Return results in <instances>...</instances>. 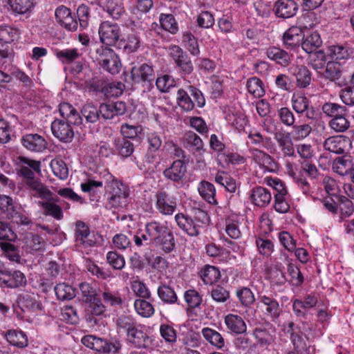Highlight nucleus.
<instances>
[{
	"instance_id": "1",
	"label": "nucleus",
	"mask_w": 354,
	"mask_h": 354,
	"mask_svg": "<svg viewBox=\"0 0 354 354\" xmlns=\"http://www.w3.org/2000/svg\"><path fill=\"white\" fill-rule=\"evenodd\" d=\"M145 232L151 239V244L159 247L166 253L171 252L175 248V241L172 232L167 223L155 220L146 223Z\"/></svg>"
},
{
	"instance_id": "2",
	"label": "nucleus",
	"mask_w": 354,
	"mask_h": 354,
	"mask_svg": "<svg viewBox=\"0 0 354 354\" xmlns=\"http://www.w3.org/2000/svg\"><path fill=\"white\" fill-rule=\"evenodd\" d=\"M103 178L104 179L105 188L108 194L107 205L110 208H118L126 206L129 195L127 187L106 171H104Z\"/></svg>"
},
{
	"instance_id": "3",
	"label": "nucleus",
	"mask_w": 354,
	"mask_h": 354,
	"mask_svg": "<svg viewBox=\"0 0 354 354\" xmlns=\"http://www.w3.org/2000/svg\"><path fill=\"white\" fill-rule=\"evenodd\" d=\"M131 77L134 84L149 89L155 80V71L151 65L146 63L138 64L132 67Z\"/></svg>"
},
{
	"instance_id": "4",
	"label": "nucleus",
	"mask_w": 354,
	"mask_h": 354,
	"mask_svg": "<svg viewBox=\"0 0 354 354\" xmlns=\"http://www.w3.org/2000/svg\"><path fill=\"white\" fill-rule=\"evenodd\" d=\"M156 208L162 215H172L177 207V200L175 196L166 190L161 189L155 194Z\"/></svg>"
},
{
	"instance_id": "5",
	"label": "nucleus",
	"mask_w": 354,
	"mask_h": 354,
	"mask_svg": "<svg viewBox=\"0 0 354 354\" xmlns=\"http://www.w3.org/2000/svg\"><path fill=\"white\" fill-rule=\"evenodd\" d=\"M169 55L182 74L189 75L193 72L194 66L191 59L180 46L177 45L169 46Z\"/></svg>"
},
{
	"instance_id": "6",
	"label": "nucleus",
	"mask_w": 354,
	"mask_h": 354,
	"mask_svg": "<svg viewBox=\"0 0 354 354\" xmlns=\"http://www.w3.org/2000/svg\"><path fill=\"white\" fill-rule=\"evenodd\" d=\"M100 39L106 46H114L121 37V28L118 24L103 21L98 30Z\"/></svg>"
},
{
	"instance_id": "7",
	"label": "nucleus",
	"mask_w": 354,
	"mask_h": 354,
	"mask_svg": "<svg viewBox=\"0 0 354 354\" xmlns=\"http://www.w3.org/2000/svg\"><path fill=\"white\" fill-rule=\"evenodd\" d=\"M18 167V174L24 178V185H26L27 182L37 178L35 177L34 171L38 174L41 172V162L27 157H19Z\"/></svg>"
},
{
	"instance_id": "8",
	"label": "nucleus",
	"mask_w": 354,
	"mask_h": 354,
	"mask_svg": "<svg viewBox=\"0 0 354 354\" xmlns=\"http://www.w3.org/2000/svg\"><path fill=\"white\" fill-rule=\"evenodd\" d=\"M259 300L263 315L270 321L275 322L282 313V306L271 295H259Z\"/></svg>"
},
{
	"instance_id": "9",
	"label": "nucleus",
	"mask_w": 354,
	"mask_h": 354,
	"mask_svg": "<svg viewBox=\"0 0 354 354\" xmlns=\"http://www.w3.org/2000/svg\"><path fill=\"white\" fill-rule=\"evenodd\" d=\"M127 340L129 344L138 348H146L151 344V338L140 324L129 331Z\"/></svg>"
},
{
	"instance_id": "10",
	"label": "nucleus",
	"mask_w": 354,
	"mask_h": 354,
	"mask_svg": "<svg viewBox=\"0 0 354 354\" xmlns=\"http://www.w3.org/2000/svg\"><path fill=\"white\" fill-rule=\"evenodd\" d=\"M72 124L65 120H55L51 124L53 136L64 142H70L74 137Z\"/></svg>"
},
{
	"instance_id": "11",
	"label": "nucleus",
	"mask_w": 354,
	"mask_h": 354,
	"mask_svg": "<svg viewBox=\"0 0 354 354\" xmlns=\"http://www.w3.org/2000/svg\"><path fill=\"white\" fill-rule=\"evenodd\" d=\"M274 139L277 143L283 156L295 157V150L291 133L283 129L278 130L274 133Z\"/></svg>"
},
{
	"instance_id": "12",
	"label": "nucleus",
	"mask_w": 354,
	"mask_h": 354,
	"mask_svg": "<svg viewBox=\"0 0 354 354\" xmlns=\"http://www.w3.org/2000/svg\"><path fill=\"white\" fill-rule=\"evenodd\" d=\"M58 197L53 195L44 201H39L37 205L41 207L42 213L45 216H51L55 220H62L64 217L62 207L57 203Z\"/></svg>"
},
{
	"instance_id": "13",
	"label": "nucleus",
	"mask_w": 354,
	"mask_h": 354,
	"mask_svg": "<svg viewBox=\"0 0 354 354\" xmlns=\"http://www.w3.org/2000/svg\"><path fill=\"white\" fill-rule=\"evenodd\" d=\"M8 274L0 276V287L2 288H17L26 284V278L19 270L11 271L8 268Z\"/></svg>"
},
{
	"instance_id": "14",
	"label": "nucleus",
	"mask_w": 354,
	"mask_h": 354,
	"mask_svg": "<svg viewBox=\"0 0 354 354\" xmlns=\"http://www.w3.org/2000/svg\"><path fill=\"white\" fill-rule=\"evenodd\" d=\"M349 145L351 141L344 136H330L326 138L323 144L325 150L337 154L344 153Z\"/></svg>"
},
{
	"instance_id": "15",
	"label": "nucleus",
	"mask_w": 354,
	"mask_h": 354,
	"mask_svg": "<svg viewBox=\"0 0 354 354\" xmlns=\"http://www.w3.org/2000/svg\"><path fill=\"white\" fill-rule=\"evenodd\" d=\"M317 57L321 60L330 59L337 62L348 59L350 56L348 49L343 45H331L328 46L326 53L322 50L316 52Z\"/></svg>"
},
{
	"instance_id": "16",
	"label": "nucleus",
	"mask_w": 354,
	"mask_h": 354,
	"mask_svg": "<svg viewBox=\"0 0 354 354\" xmlns=\"http://www.w3.org/2000/svg\"><path fill=\"white\" fill-rule=\"evenodd\" d=\"M21 142L26 149L34 152H41L47 147V142L44 138L37 133L24 135Z\"/></svg>"
},
{
	"instance_id": "17",
	"label": "nucleus",
	"mask_w": 354,
	"mask_h": 354,
	"mask_svg": "<svg viewBox=\"0 0 354 354\" xmlns=\"http://www.w3.org/2000/svg\"><path fill=\"white\" fill-rule=\"evenodd\" d=\"M187 173V167L183 160H177L163 171L164 176L173 182L182 183Z\"/></svg>"
},
{
	"instance_id": "18",
	"label": "nucleus",
	"mask_w": 354,
	"mask_h": 354,
	"mask_svg": "<svg viewBox=\"0 0 354 354\" xmlns=\"http://www.w3.org/2000/svg\"><path fill=\"white\" fill-rule=\"evenodd\" d=\"M34 6L33 0H8L7 9L15 17L29 15Z\"/></svg>"
},
{
	"instance_id": "19",
	"label": "nucleus",
	"mask_w": 354,
	"mask_h": 354,
	"mask_svg": "<svg viewBox=\"0 0 354 354\" xmlns=\"http://www.w3.org/2000/svg\"><path fill=\"white\" fill-rule=\"evenodd\" d=\"M99 111L103 118L112 119L114 116L125 113L126 104L122 101L102 104L99 107Z\"/></svg>"
},
{
	"instance_id": "20",
	"label": "nucleus",
	"mask_w": 354,
	"mask_h": 354,
	"mask_svg": "<svg viewBox=\"0 0 354 354\" xmlns=\"http://www.w3.org/2000/svg\"><path fill=\"white\" fill-rule=\"evenodd\" d=\"M175 221L178 226L190 236H196L200 234L198 225L193 218L178 213L175 216Z\"/></svg>"
},
{
	"instance_id": "21",
	"label": "nucleus",
	"mask_w": 354,
	"mask_h": 354,
	"mask_svg": "<svg viewBox=\"0 0 354 354\" xmlns=\"http://www.w3.org/2000/svg\"><path fill=\"white\" fill-rule=\"evenodd\" d=\"M250 198L254 205L263 207L268 205L270 203L272 194L268 189L261 186H257L250 191Z\"/></svg>"
},
{
	"instance_id": "22",
	"label": "nucleus",
	"mask_w": 354,
	"mask_h": 354,
	"mask_svg": "<svg viewBox=\"0 0 354 354\" xmlns=\"http://www.w3.org/2000/svg\"><path fill=\"white\" fill-rule=\"evenodd\" d=\"M24 186L31 196L41 198V201L53 195V192L38 178L27 182Z\"/></svg>"
},
{
	"instance_id": "23",
	"label": "nucleus",
	"mask_w": 354,
	"mask_h": 354,
	"mask_svg": "<svg viewBox=\"0 0 354 354\" xmlns=\"http://www.w3.org/2000/svg\"><path fill=\"white\" fill-rule=\"evenodd\" d=\"M298 6L293 0H278L274 4L275 14L281 18H290L297 12Z\"/></svg>"
},
{
	"instance_id": "24",
	"label": "nucleus",
	"mask_w": 354,
	"mask_h": 354,
	"mask_svg": "<svg viewBox=\"0 0 354 354\" xmlns=\"http://www.w3.org/2000/svg\"><path fill=\"white\" fill-rule=\"evenodd\" d=\"M59 111L64 118L73 125H80L82 123V118L76 109L69 103L62 102L59 104Z\"/></svg>"
},
{
	"instance_id": "25",
	"label": "nucleus",
	"mask_w": 354,
	"mask_h": 354,
	"mask_svg": "<svg viewBox=\"0 0 354 354\" xmlns=\"http://www.w3.org/2000/svg\"><path fill=\"white\" fill-rule=\"evenodd\" d=\"M158 298L164 303L169 305L178 304V298L170 283L160 282L157 289Z\"/></svg>"
},
{
	"instance_id": "26",
	"label": "nucleus",
	"mask_w": 354,
	"mask_h": 354,
	"mask_svg": "<svg viewBox=\"0 0 354 354\" xmlns=\"http://www.w3.org/2000/svg\"><path fill=\"white\" fill-rule=\"evenodd\" d=\"M267 57L277 64L286 67L291 61L292 55L276 46H270L266 50Z\"/></svg>"
},
{
	"instance_id": "27",
	"label": "nucleus",
	"mask_w": 354,
	"mask_h": 354,
	"mask_svg": "<svg viewBox=\"0 0 354 354\" xmlns=\"http://www.w3.org/2000/svg\"><path fill=\"white\" fill-rule=\"evenodd\" d=\"M225 324L228 330L236 334H243L247 330V326L241 317L229 314L225 317Z\"/></svg>"
},
{
	"instance_id": "28",
	"label": "nucleus",
	"mask_w": 354,
	"mask_h": 354,
	"mask_svg": "<svg viewBox=\"0 0 354 354\" xmlns=\"http://www.w3.org/2000/svg\"><path fill=\"white\" fill-rule=\"evenodd\" d=\"M291 73L296 79L297 86L306 88L310 85L312 80L311 73L306 66H297L291 68Z\"/></svg>"
},
{
	"instance_id": "29",
	"label": "nucleus",
	"mask_w": 354,
	"mask_h": 354,
	"mask_svg": "<svg viewBox=\"0 0 354 354\" xmlns=\"http://www.w3.org/2000/svg\"><path fill=\"white\" fill-rule=\"evenodd\" d=\"M5 337L11 345L18 348H25L28 344L27 335L20 330H8Z\"/></svg>"
},
{
	"instance_id": "30",
	"label": "nucleus",
	"mask_w": 354,
	"mask_h": 354,
	"mask_svg": "<svg viewBox=\"0 0 354 354\" xmlns=\"http://www.w3.org/2000/svg\"><path fill=\"white\" fill-rule=\"evenodd\" d=\"M304 37L301 28L293 26L286 30L283 37V44L287 47L293 48L299 46L300 41Z\"/></svg>"
},
{
	"instance_id": "31",
	"label": "nucleus",
	"mask_w": 354,
	"mask_h": 354,
	"mask_svg": "<svg viewBox=\"0 0 354 354\" xmlns=\"http://www.w3.org/2000/svg\"><path fill=\"white\" fill-rule=\"evenodd\" d=\"M201 333L205 339L216 348L222 349L225 346L224 338L216 330L205 327L202 329Z\"/></svg>"
},
{
	"instance_id": "32",
	"label": "nucleus",
	"mask_w": 354,
	"mask_h": 354,
	"mask_svg": "<svg viewBox=\"0 0 354 354\" xmlns=\"http://www.w3.org/2000/svg\"><path fill=\"white\" fill-rule=\"evenodd\" d=\"M342 75V66L338 62L329 61L321 71V77L331 82L338 80Z\"/></svg>"
},
{
	"instance_id": "33",
	"label": "nucleus",
	"mask_w": 354,
	"mask_h": 354,
	"mask_svg": "<svg viewBox=\"0 0 354 354\" xmlns=\"http://www.w3.org/2000/svg\"><path fill=\"white\" fill-rule=\"evenodd\" d=\"M184 147L191 151L200 152L203 149V142L202 139L194 132H187L183 138Z\"/></svg>"
},
{
	"instance_id": "34",
	"label": "nucleus",
	"mask_w": 354,
	"mask_h": 354,
	"mask_svg": "<svg viewBox=\"0 0 354 354\" xmlns=\"http://www.w3.org/2000/svg\"><path fill=\"white\" fill-rule=\"evenodd\" d=\"M301 47L307 53L315 51L322 44V40L317 32H313L302 38Z\"/></svg>"
},
{
	"instance_id": "35",
	"label": "nucleus",
	"mask_w": 354,
	"mask_h": 354,
	"mask_svg": "<svg viewBox=\"0 0 354 354\" xmlns=\"http://www.w3.org/2000/svg\"><path fill=\"white\" fill-rule=\"evenodd\" d=\"M254 161L259 166L272 169L274 166V159L267 153L258 149L250 151Z\"/></svg>"
},
{
	"instance_id": "36",
	"label": "nucleus",
	"mask_w": 354,
	"mask_h": 354,
	"mask_svg": "<svg viewBox=\"0 0 354 354\" xmlns=\"http://www.w3.org/2000/svg\"><path fill=\"white\" fill-rule=\"evenodd\" d=\"M115 54L113 50L103 46H97L91 52V57L100 66Z\"/></svg>"
},
{
	"instance_id": "37",
	"label": "nucleus",
	"mask_w": 354,
	"mask_h": 354,
	"mask_svg": "<svg viewBox=\"0 0 354 354\" xmlns=\"http://www.w3.org/2000/svg\"><path fill=\"white\" fill-rule=\"evenodd\" d=\"M353 165L348 156L337 158L333 163L332 169L337 174L344 176L352 169Z\"/></svg>"
},
{
	"instance_id": "38",
	"label": "nucleus",
	"mask_w": 354,
	"mask_h": 354,
	"mask_svg": "<svg viewBox=\"0 0 354 354\" xmlns=\"http://www.w3.org/2000/svg\"><path fill=\"white\" fill-rule=\"evenodd\" d=\"M200 276L206 285H212L220 278V271L214 266L207 265L200 271Z\"/></svg>"
},
{
	"instance_id": "39",
	"label": "nucleus",
	"mask_w": 354,
	"mask_h": 354,
	"mask_svg": "<svg viewBox=\"0 0 354 354\" xmlns=\"http://www.w3.org/2000/svg\"><path fill=\"white\" fill-rule=\"evenodd\" d=\"M182 42L189 53L194 56L200 54V48L197 38L190 32L183 33Z\"/></svg>"
},
{
	"instance_id": "40",
	"label": "nucleus",
	"mask_w": 354,
	"mask_h": 354,
	"mask_svg": "<svg viewBox=\"0 0 354 354\" xmlns=\"http://www.w3.org/2000/svg\"><path fill=\"white\" fill-rule=\"evenodd\" d=\"M103 10L114 19H119L125 14L124 7L114 0H106L102 6Z\"/></svg>"
},
{
	"instance_id": "41",
	"label": "nucleus",
	"mask_w": 354,
	"mask_h": 354,
	"mask_svg": "<svg viewBox=\"0 0 354 354\" xmlns=\"http://www.w3.org/2000/svg\"><path fill=\"white\" fill-rule=\"evenodd\" d=\"M25 245L30 251H39L44 248L45 241L44 239L33 233H27L24 238Z\"/></svg>"
},
{
	"instance_id": "42",
	"label": "nucleus",
	"mask_w": 354,
	"mask_h": 354,
	"mask_svg": "<svg viewBox=\"0 0 354 354\" xmlns=\"http://www.w3.org/2000/svg\"><path fill=\"white\" fill-rule=\"evenodd\" d=\"M54 290L57 299L59 300H71L76 296L75 289L65 283L57 284Z\"/></svg>"
},
{
	"instance_id": "43",
	"label": "nucleus",
	"mask_w": 354,
	"mask_h": 354,
	"mask_svg": "<svg viewBox=\"0 0 354 354\" xmlns=\"http://www.w3.org/2000/svg\"><path fill=\"white\" fill-rule=\"evenodd\" d=\"M200 195L210 204L216 203V190L213 184L207 181H202L198 187Z\"/></svg>"
},
{
	"instance_id": "44",
	"label": "nucleus",
	"mask_w": 354,
	"mask_h": 354,
	"mask_svg": "<svg viewBox=\"0 0 354 354\" xmlns=\"http://www.w3.org/2000/svg\"><path fill=\"white\" fill-rule=\"evenodd\" d=\"M134 308L136 313L143 317H151L155 313L153 305L145 299H136Z\"/></svg>"
},
{
	"instance_id": "45",
	"label": "nucleus",
	"mask_w": 354,
	"mask_h": 354,
	"mask_svg": "<svg viewBox=\"0 0 354 354\" xmlns=\"http://www.w3.org/2000/svg\"><path fill=\"white\" fill-rule=\"evenodd\" d=\"M322 111L327 116L333 118L346 115L347 113V109L345 106L332 102L324 104Z\"/></svg>"
},
{
	"instance_id": "46",
	"label": "nucleus",
	"mask_w": 354,
	"mask_h": 354,
	"mask_svg": "<svg viewBox=\"0 0 354 354\" xmlns=\"http://www.w3.org/2000/svg\"><path fill=\"white\" fill-rule=\"evenodd\" d=\"M215 181L230 193L235 192L236 184L235 180L232 178L227 173L218 171L215 176Z\"/></svg>"
},
{
	"instance_id": "47",
	"label": "nucleus",
	"mask_w": 354,
	"mask_h": 354,
	"mask_svg": "<svg viewBox=\"0 0 354 354\" xmlns=\"http://www.w3.org/2000/svg\"><path fill=\"white\" fill-rule=\"evenodd\" d=\"M176 101L178 106L185 111H190L194 108V103L191 99L188 92L183 88L177 91Z\"/></svg>"
},
{
	"instance_id": "48",
	"label": "nucleus",
	"mask_w": 354,
	"mask_h": 354,
	"mask_svg": "<svg viewBox=\"0 0 354 354\" xmlns=\"http://www.w3.org/2000/svg\"><path fill=\"white\" fill-rule=\"evenodd\" d=\"M246 86L248 92L255 97H261L265 93L262 81L256 77L249 78Z\"/></svg>"
},
{
	"instance_id": "49",
	"label": "nucleus",
	"mask_w": 354,
	"mask_h": 354,
	"mask_svg": "<svg viewBox=\"0 0 354 354\" xmlns=\"http://www.w3.org/2000/svg\"><path fill=\"white\" fill-rule=\"evenodd\" d=\"M114 145L119 155L123 158L129 157L134 151L133 144L124 138L115 140Z\"/></svg>"
},
{
	"instance_id": "50",
	"label": "nucleus",
	"mask_w": 354,
	"mask_h": 354,
	"mask_svg": "<svg viewBox=\"0 0 354 354\" xmlns=\"http://www.w3.org/2000/svg\"><path fill=\"white\" fill-rule=\"evenodd\" d=\"M160 23L164 30L171 34H176L178 31V24L174 17L171 14H161Z\"/></svg>"
},
{
	"instance_id": "51",
	"label": "nucleus",
	"mask_w": 354,
	"mask_h": 354,
	"mask_svg": "<svg viewBox=\"0 0 354 354\" xmlns=\"http://www.w3.org/2000/svg\"><path fill=\"white\" fill-rule=\"evenodd\" d=\"M53 174L60 179H66L68 176V169L66 163L59 158H55L50 162Z\"/></svg>"
},
{
	"instance_id": "52",
	"label": "nucleus",
	"mask_w": 354,
	"mask_h": 354,
	"mask_svg": "<svg viewBox=\"0 0 354 354\" xmlns=\"http://www.w3.org/2000/svg\"><path fill=\"white\" fill-rule=\"evenodd\" d=\"M291 102L293 109L297 113H304L308 110L309 100L304 95H293Z\"/></svg>"
},
{
	"instance_id": "53",
	"label": "nucleus",
	"mask_w": 354,
	"mask_h": 354,
	"mask_svg": "<svg viewBox=\"0 0 354 354\" xmlns=\"http://www.w3.org/2000/svg\"><path fill=\"white\" fill-rule=\"evenodd\" d=\"M82 114L88 123H95L100 119L99 108L91 104H86L82 109Z\"/></svg>"
},
{
	"instance_id": "54",
	"label": "nucleus",
	"mask_w": 354,
	"mask_h": 354,
	"mask_svg": "<svg viewBox=\"0 0 354 354\" xmlns=\"http://www.w3.org/2000/svg\"><path fill=\"white\" fill-rule=\"evenodd\" d=\"M286 332L290 334V340L295 349L302 346L304 344L303 338L300 335L299 328L293 322L288 323Z\"/></svg>"
},
{
	"instance_id": "55",
	"label": "nucleus",
	"mask_w": 354,
	"mask_h": 354,
	"mask_svg": "<svg viewBox=\"0 0 354 354\" xmlns=\"http://www.w3.org/2000/svg\"><path fill=\"white\" fill-rule=\"evenodd\" d=\"M253 335L261 346L270 345L273 341V337L265 328H256L253 330Z\"/></svg>"
},
{
	"instance_id": "56",
	"label": "nucleus",
	"mask_w": 354,
	"mask_h": 354,
	"mask_svg": "<svg viewBox=\"0 0 354 354\" xmlns=\"http://www.w3.org/2000/svg\"><path fill=\"white\" fill-rule=\"evenodd\" d=\"M132 236L123 233L115 234L113 239L112 242L114 247L118 250H124L131 246Z\"/></svg>"
},
{
	"instance_id": "57",
	"label": "nucleus",
	"mask_w": 354,
	"mask_h": 354,
	"mask_svg": "<svg viewBox=\"0 0 354 354\" xmlns=\"http://www.w3.org/2000/svg\"><path fill=\"white\" fill-rule=\"evenodd\" d=\"M277 115L281 122L286 127H292L295 118L292 111L288 107H282L277 111Z\"/></svg>"
},
{
	"instance_id": "58",
	"label": "nucleus",
	"mask_w": 354,
	"mask_h": 354,
	"mask_svg": "<svg viewBox=\"0 0 354 354\" xmlns=\"http://www.w3.org/2000/svg\"><path fill=\"white\" fill-rule=\"evenodd\" d=\"M329 127L336 132H344L350 127V122L346 115L335 118H332L329 122Z\"/></svg>"
},
{
	"instance_id": "59",
	"label": "nucleus",
	"mask_w": 354,
	"mask_h": 354,
	"mask_svg": "<svg viewBox=\"0 0 354 354\" xmlns=\"http://www.w3.org/2000/svg\"><path fill=\"white\" fill-rule=\"evenodd\" d=\"M124 42L123 50L127 54L136 52L140 46V38L136 34L129 35Z\"/></svg>"
},
{
	"instance_id": "60",
	"label": "nucleus",
	"mask_w": 354,
	"mask_h": 354,
	"mask_svg": "<svg viewBox=\"0 0 354 354\" xmlns=\"http://www.w3.org/2000/svg\"><path fill=\"white\" fill-rule=\"evenodd\" d=\"M120 132L124 138L134 139L142 133V128L140 125H133L126 123L122 124Z\"/></svg>"
},
{
	"instance_id": "61",
	"label": "nucleus",
	"mask_w": 354,
	"mask_h": 354,
	"mask_svg": "<svg viewBox=\"0 0 354 354\" xmlns=\"http://www.w3.org/2000/svg\"><path fill=\"white\" fill-rule=\"evenodd\" d=\"M106 260L109 265L115 270H121L125 266L124 257L116 252H109L106 254Z\"/></svg>"
},
{
	"instance_id": "62",
	"label": "nucleus",
	"mask_w": 354,
	"mask_h": 354,
	"mask_svg": "<svg viewBox=\"0 0 354 354\" xmlns=\"http://www.w3.org/2000/svg\"><path fill=\"white\" fill-rule=\"evenodd\" d=\"M156 84L160 91L167 93L175 86V80L171 76L164 75L156 79Z\"/></svg>"
},
{
	"instance_id": "63",
	"label": "nucleus",
	"mask_w": 354,
	"mask_h": 354,
	"mask_svg": "<svg viewBox=\"0 0 354 354\" xmlns=\"http://www.w3.org/2000/svg\"><path fill=\"white\" fill-rule=\"evenodd\" d=\"M0 247L3 251L6 257L12 261L19 262L20 260V256L19 254L18 250L17 248L10 243H1Z\"/></svg>"
},
{
	"instance_id": "64",
	"label": "nucleus",
	"mask_w": 354,
	"mask_h": 354,
	"mask_svg": "<svg viewBox=\"0 0 354 354\" xmlns=\"http://www.w3.org/2000/svg\"><path fill=\"white\" fill-rule=\"evenodd\" d=\"M102 342L104 344L97 354H116L120 351L122 347L120 342L118 340L107 342L102 339Z\"/></svg>"
}]
</instances>
